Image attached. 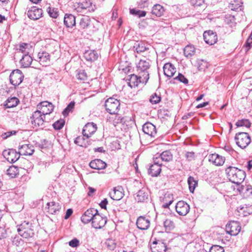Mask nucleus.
I'll return each mask as SVG.
<instances>
[{"label": "nucleus", "mask_w": 252, "mask_h": 252, "mask_svg": "<svg viewBox=\"0 0 252 252\" xmlns=\"http://www.w3.org/2000/svg\"><path fill=\"white\" fill-rule=\"evenodd\" d=\"M225 172L230 181L239 185L246 177L245 172L238 168L229 166L225 169Z\"/></svg>", "instance_id": "1"}, {"label": "nucleus", "mask_w": 252, "mask_h": 252, "mask_svg": "<svg viewBox=\"0 0 252 252\" xmlns=\"http://www.w3.org/2000/svg\"><path fill=\"white\" fill-rule=\"evenodd\" d=\"M35 230L34 224L27 221H23L17 228L20 236L25 239L33 238L35 235Z\"/></svg>", "instance_id": "2"}, {"label": "nucleus", "mask_w": 252, "mask_h": 252, "mask_svg": "<svg viewBox=\"0 0 252 252\" xmlns=\"http://www.w3.org/2000/svg\"><path fill=\"white\" fill-rule=\"evenodd\" d=\"M78 30L89 32L88 34H92L98 30L89 16H82L78 18Z\"/></svg>", "instance_id": "3"}, {"label": "nucleus", "mask_w": 252, "mask_h": 252, "mask_svg": "<svg viewBox=\"0 0 252 252\" xmlns=\"http://www.w3.org/2000/svg\"><path fill=\"white\" fill-rule=\"evenodd\" d=\"M150 60H140L136 65V70L138 74L144 76L143 81L148 82L149 79L148 69L151 66Z\"/></svg>", "instance_id": "4"}, {"label": "nucleus", "mask_w": 252, "mask_h": 252, "mask_svg": "<svg viewBox=\"0 0 252 252\" xmlns=\"http://www.w3.org/2000/svg\"><path fill=\"white\" fill-rule=\"evenodd\" d=\"M106 111L110 114H117L120 110V102L113 97L108 98L105 102Z\"/></svg>", "instance_id": "5"}, {"label": "nucleus", "mask_w": 252, "mask_h": 252, "mask_svg": "<svg viewBox=\"0 0 252 252\" xmlns=\"http://www.w3.org/2000/svg\"><path fill=\"white\" fill-rule=\"evenodd\" d=\"M235 140L238 146L242 149H245L251 142V136L248 133L244 132L236 133Z\"/></svg>", "instance_id": "6"}, {"label": "nucleus", "mask_w": 252, "mask_h": 252, "mask_svg": "<svg viewBox=\"0 0 252 252\" xmlns=\"http://www.w3.org/2000/svg\"><path fill=\"white\" fill-rule=\"evenodd\" d=\"M31 123L34 127L43 129L44 127V123L48 122L46 120L45 116L40 113L38 111H35L30 118Z\"/></svg>", "instance_id": "7"}, {"label": "nucleus", "mask_w": 252, "mask_h": 252, "mask_svg": "<svg viewBox=\"0 0 252 252\" xmlns=\"http://www.w3.org/2000/svg\"><path fill=\"white\" fill-rule=\"evenodd\" d=\"M92 4L90 0H88L83 2L76 3L74 5V7L77 12L87 14L88 12L94 11L95 6L94 5V7H92Z\"/></svg>", "instance_id": "8"}, {"label": "nucleus", "mask_w": 252, "mask_h": 252, "mask_svg": "<svg viewBox=\"0 0 252 252\" xmlns=\"http://www.w3.org/2000/svg\"><path fill=\"white\" fill-rule=\"evenodd\" d=\"M159 159L154 157L153 158V163L152 164L148 169V174L152 177L158 176L161 171L162 162L159 161Z\"/></svg>", "instance_id": "9"}, {"label": "nucleus", "mask_w": 252, "mask_h": 252, "mask_svg": "<svg viewBox=\"0 0 252 252\" xmlns=\"http://www.w3.org/2000/svg\"><path fill=\"white\" fill-rule=\"evenodd\" d=\"M37 108V111L45 116L50 114L53 111L54 106L52 103L44 101L38 103Z\"/></svg>", "instance_id": "10"}, {"label": "nucleus", "mask_w": 252, "mask_h": 252, "mask_svg": "<svg viewBox=\"0 0 252 252\" xmlns=\"http://www.w3.org/2000/svg\"><path fill=\"white\" fill-rule=\"evenodd\" d=\"M24 77V76L20 70H14L9 76L10 83L15 87L17 86L22 82Z\"/></svg>", "instance_id": "11"}, {"label": "nucleus", "mask_w": 252, "mask_h": 252, "mask_svg": "<svg viewBox=\"0 0 252 252\" xmlns=\"http://www.w3.org/2000/svg\"><path fill=\"white\" fill-rule=\"evenodd\" d=\"M2 155L4 158L10 163H14L19 160L20 157L19 152L13 149L4 150L2 152Z\"/></svg>", "instance_id": "12"}, {"label": "nucleus", "mask_w": 252, "mask_h": 252, "mask_svg": "<svg viewBox=\"0 0 252 252\" xmlns=\"http://www.w3.org/2000/svg\"><path fill=\"white\" fill-rule=\"evenodd\" d=\"M107 221V218L100 215L98 211L92 220V225L95 229H101L105 226Z\"/></svg>", "instance_id": "13"}, {"label": "nucleus", "mask_w": 252, "mask_h": 252, "mask_svg": "<svg viewBox=\"0 0 252 252\" xmlns=\"http://www.w3.org/2000/svg\"><path fill=\"white\" fill-rule=\"evenodd\" d=\"M241 228L239 222L236 221H231L226 225L225 230L227 233L236 236L240 232Z\"/></svg>", "instance_id": "14"}, {"label": "nucleus", "mask_w": 252, "mask_h": 252, "mask_svg": "<svg viewBox=\"0 0 252 252\" xmlns=\"http://www.w3.org/2000/svg\"><path fill=\"white\" fill-rule=\"evenodd\" d=\"M175 207L176 212L181 216H186L190 210L189 205L186 202L183 200L178 201Z\"/></svg>", "instance_id": "15"}, {"label": "nucleus", "mask_w": 252, "mask_h": 252, "mask_svg": "<svg viewBox=\"0 0 252 252\" xmlns=\"http://www.w3.org/2000/svg\"><path fill=\"white\" fill-rule=\"evenodd\" d=\"M97 212L98 210L94 208L88 209L84 212L81 218L82 222L84 224H87L92 221Z\"/></svg>", "instance_id": "16"}, {"label": "nucleus", "mask_w": 252, "mask_h": 252, "mask_svg": "<svg viewBox=\"0 0 252 252\" xmlns=\"http://www.w3.org/2000/svg\"><path fill=\"white\" fill-rule=\"evenodd\" d=\"M97 130V126L94 123H88L84 126L82 134L87 139H89Z\"/></svg>", "instance_id": "17"}, {"label": "nucleus", "mask_w": 252, "mask_h": 252, "mask_svg": "<svg viewBox=\"0 0 252 252\" xmlns=\"http://www.w3.org/2000/svg\"><path fill=\"white\" fill-rule=\"evenodd\" d=\"M129 79H128V85L131 88H134L137 87L139 83L146 84L147 82L143 81L144 76L142 75H135L134 74H130L129 75Z\"/></svg>", "instance_id": "18"}, {"label": "nucleus", "mask_w": 252, "mask_h": 252, "mask_svg": "<svg viewBox=\"0 0 252 252\" xmlns=\"http://www.w3.org/2000/svg\"><path fill=\"white\" fill-rule=\"evenodd\" d=\"M43 10L36 6L32 7L27 12L28 17L31 20H37L42 16Z\"/></svg>", "instance_id": "19"}, {"label": "nucleus", "mask_w": 252, "mask_h": 252, "mask_svg": "<svg viewBox=\"0 0 252 252\" xmlns=\"http://www.w3.org/2000/svg\"><path fill=\"white\" fill-rule=\"evenodd\" d=\"M20 155L31 156L34 152V147L30 144L20 145L18 147Z\"/></svg>", "instance_id": "20"}, {"label": "nucleus", "mask_w": 252, "mask_h": 252, "mask_svg": "<svg viewBox=\"0 0 252 252\" xmlns=\"http://www.w3.org/2000/svg\"><path fill=\"white\" fill-rule=\"evenodd\" d=\"M237 190L244 198H252V187L250 185H238Z\"/></svg>", "instance_id": "21"}, {"label": "nucleus", "mask_w": 252, "mask_h": 252, "mask_svg": "<svg viewBox=\"0 0 252 252\" xmlns=\"http://www.w3.org/2000/svg\"><path fill=\"white\" fill-rule=\"evenodd\" d=\"M203 38L205 42L210 45H214L218 40L216 33L210 30L204 32Z\"/></svg>", "instance_id": "22"}, {"label": "nucleus", "mask_w": 252, "mask_h": 252, "mask_svg": "<svg viewBox=\"0 0 252 252\" xmlns=\"http://www.w3.org/2000/svg\"><path fill=\"white\" fill-rule=\"evenodd\" d=\"M46 210L49 214H58L61 209V206L58 202L51 201L46 204Z\"/></svg>", "instance_id": "23"}, {"label": "nucleus", "mask_w": 252, "mask_h": 252, "mask_svg": "<svg viewBox=\"0 0 252 252\" xmlns=\"http://www.w3.org/2000/svg\"><path fill=\"white\" fill-rule=\"evenodd\" d=\"M142 130L145 134L151 137H155L157 134V129L155 126L150 122H147L144 124Z\"/></svg>", "instance_id": "24"}, {"label": "nucleus", "mask_w": 252, "mask_h": 252, "mask_svg": "<svg viewBox=\"0 0 252 252\" xmlns=\"http://www.w3.org/2000/svg\"><path fill=\"white\" fill-rule=\"evenodd\" d=\"M208 160L209 162H212L216 166H221L224 163L225 158V157L223 156L214 153L210 154L208 156Z\"/></svg>", "instance_id": "25"}, {"label": "nucleus", "mask_w": 252, "mask_h": 252, "mask_svg": "<svg viewBox=\"0 0 252 252\" xmlns=\"http://www.w3.org/2000/svg\"><path fill=\"white\" fill-rule=\"evenodd\" d=\"M150 225V220L148 218L145 216L139 217L136 221L137 228L141 230H146Z\"/></svg>", "instance_id": "26"}, {"label": "nucleus", "mask_w": 252, "mask_h": 252, "mask_svg": "<svg viewBox=\"0 0 252 252\" xmlns=\"http://www.w3.org/2000/svg\"><path fill=\"white\" fill-rule=\"evenodd\" d=\"M138 202H145L149 199V191L147 189L143 188L137 193L135 197Z\"/></svg>", "instance_id": "27"}, {"label": "nucleus", "mask_w": 252, "mask_h": 252, "mask_svg": "<svg viewBox=\"0 0 252 252\" xmlns=\"http://www.w3.org/2000/svg\"><path fill=\"white\" fill-rule=\"evenodd\" d=\"M151 45L143 41L135 42L133 46V49L137 53H141L150 49Z\"/></svg>", "instance_id": "28"}, {"label": "nucleus", "mask_w": 252, "mask_h": 252, "mask_svg": "<svg viewBox=\"0 0 252 252\" xmlns=\"http://www.w3.org/2000/svg\"><path fill=\"white\" fill-rule=\"evenodd\" d=\"M164 74L168 78H171L176 72V69L171 63H168L164 64L163 67Z\"/></svg>", "instance_id": "29"}, {"label": "nucleus", "mask_w": 252, "mask_h": 252, "mask_svg": "<svg viewBox=\"0 0 252 252\" xmlns=\"http://www.w3.org/2000/svg\"><path fill=\"white\" fill-rule=\"evenodd\" d=\"M89 165L93 169L101 170L106 168L107 164L100 159H95L90 162Z\"/></svg>", "instance_id": "30"}, {"label": "nucleus", "mask_w": 252, "mask_h": 252, "mask_svg": "<svg viewBox=\"0 0 252 252\" xmlns=\"http://www.w3.org/2000/svg\"><path fill=\"white\" fill-rule=\"evenodd\" d=\"M63 22L66 28H71L75 25V17L71 14H65L64 17Z\"/></svg>", "instance_id": "31"}, {"label": "nucleus", "mask_w": 252, "mask_h": 252, "mask_svg": "<svg viewBox=\"0 0 252 252\" xmlns=\"http://www.w3.org/2000/svg\"><path fill=\"white\" fill-rule=\"evenodd\" d=\"M98 53L96 50H87L84 54L85 59L89 62H94L98 58Z\"/></svg>", "instance_id": "32"}, {"label": "nucleus", "mask_w": 252, "mask_h": 252, "mask_svg": "<svg viewBox=\"0 0 252 252\" xmlns=\"http://www.w3.org/2000/svg\"><path fill=\"white\" fill-rule=\"evenodd\" d=\"M158 158L159 161H164L166 162H169L173 159V155L169 150H166L162 152L158 157H155Z\"/></svg>", "instance_id": "33"}, {"label": "nucleus", "mask_w": 252, "mask_h": 252, "mask_svg": "<svg viewBox=\"0 0 252 252\" xmlns=\"http://www.w3.org/2000/svg\"><path fill=\"white\" fill-rule=\"evenodd\" d=\"M38 62L43 66H47L50 62V55L46 52L38 54Z\"/></svg>", "instance_id": "34"}, {"label": "nucleus", "mask_w": 252, "mask_h": 252, "mask_svg": "<svg viewBox=\"0 0 252 252\" xmlns=\"http://www.w3.org/2000/svg\"><path fill=\"white\" fill-rule=\"evenodd\" d=\"M165 9L163 6L159 4H155L152 9V14L157 17H159L163 15Z\"/></svg>", "instance_id": "35"}, {"label": "nucleus", "mask_w": 252, "mask_h": 252, "mask_svg": "<svg viewBox=\"0 0 252 252\" xmlns=\"http://www.w3.org/2000/svg\"><path fill=\"white\" fill-rule=\"evenodd\" d=\"M88 139L83 135V136H79L76 137L74 142L79 146L86 148L90 144V142Z\"/></svg>", "instance_id": "36"}, {"label": "nucleus", "mask_w": 252, "mask_h": 252, "mask_svg": "<svg viewBox=\"0 0 252 252\" xmlns=\"http://www.w3.org/2000/svg\"><path fill=\"white\" fill-rule=\"evenodd\" d=\"M4 104L6 108H10L16 106L19 103V100L16 97H9L5 101Z\"/></svg>", "instance_id": "37"}, {"label": "nucleus", "mask_w": 252, "mask_h": 252, "mask_svg": "<svg viewBox=\"0 0 252 252\" xmlns=\"http://www.w3.org/2000/svg\"><path fill=\"white\" fill-rule=\"evenodd\" d=\"M32 59L29 54H24L21 59L20 63L23 67H28L32 63Z\"/></svg>", "instance_id": "38"}, {"label": "nucleus", "mask_w": 252, "mask_h": 252, "mask_svg": "<svg viewBox=\"0 0 252 252\" xmlns=\"http://www.w3.org/2000/svg\"><path fill=\"white\" fill-rule=\"evenodd\" d=\"M124 193L122 191L116 189L114 188L113 190L109 192L110 197L114 200H120L124 196Z\"/></svg>", "instance_id": "39"}, {"label": "nucleus", "mask_w": 252, "mask_h": 252, "mask_svg": "<svg viewBox=\"0 0 252 252\" xmlns=\"http://www.w3.org/2000/svg\"><path fill=\"white\" fill-rule=\"evenodd\" d=\"M173 201L174 198L172 194H165L162 200V208H168Z\"/></svg>", "instance_id": "40"}, {"label": "nucleus", "mask_w": 252, "mask_h": 252, "mask_svg": "<svg viewBox=\"0 0 252 252\" xmlns=\"http://www.w3.org/2000/svg\"><path fill=\"white\" fill-rule=\"evenodd\" d=\"M239 212H242L244 216H247L252 214V205L245 204L244 206H240L238 207Z\"/></svg>", "instance_id": "41"}, {"label": "nucleus", "mask_w": 252, "mask_h": 252, "mask_svg": "<svg viewBox=\"0 0 252 252\" xmlns=\"http://www.w3.org/2000/svg\"><path fill=\"white\" fill-rule=\"evenodd\" d=\"M19 162L20 163V167L24 169L28 170L32 167V163L24 158H19Z\"/></svg>", "instance_id": "42"}, {"label": "nucleus", "mask_w": 252, "mask_h": 252, "mask_svg": "<svg viewBox=\"0 0 252 252\" xmlns=\"http://www.w3.org/2000/svg\"><path fill=\"white\" fill-rule=\"evenodd\" d=\"M195 48L192 45H187L184 49V54L188 58L191 57L195 54Z\"/></svg>", "instance_id": "43"}, {"label": "nucleus", "mask_w": 252, "mask_h": 252, "mask_svg": "<svg viewBox=\"0 0 252 252\" xmlns=\"http://www.w3.org/2000/svg\"><path fill=\"white\" fill-rule=\"evenodd\" d=\"M209 65V63L204 60L198 59L197 60V66L199 71H204L208 67Z\"/></svg>", "instance_id": "44"}, {"label": "nucleus", "mask_w": 252, "mask_h": 252, "mask_svg": "<svg viewBox=\"0 0 252 252\" xmlns=\"http://www.w3.org/2000/svg\"><path fill=\"white\" fill-rule=\"evenodd\" d=\"M7 174L11 178H15L19 174L18 167L14 165H12L7 170Z\"/></svg>", "instance_id": "45"}, {"label": "nucleus", "mask_w": 252, "mask_h": 252, "mask_svg": "<svg viewBox=\"0 0 252 252\" xmlns=\"http://www.w3.org/2000/svg\"><path fill=\"white\" fill-rule=\"evenodd\" d=\"M161 97L159 93H155L152 94L149 99V101L152 104H156L159 103L161 101Z\"/></svg>", "instance_id": "46"}, {"label": "nucleus", "mask_w": 252, "mask_h": 252, "mask_svg": "<svg viewBox=\"0 0 252 252\" xmlns=\"http://www.w3.org/2000/svg\"><path fill=\"white\" fill-rule=\"evenodd\" d=\"M188 183L189 191L193 193L195 187L197 185V181L193 177L189 176L188 179Z\"/></svg>", "instance_id": "47"}, {"label": "nucleus", "mask_w": 252, "mask_h": 252, "mask_svg": "<svg viewBox=\"0 0 252 252\" xmlns=\"http://www.w3.org/2000/svg\"><path fill=\"white\" fill-rule=\"evenodd\" d=\"M235 125L237 127L245 126L250 128L251 126V123L248 119H242L238 120Z\"/></svg>", "instance_id": "48"}, {"label": "nucleus", "mask_w": 252, "mask_h": 252, "mask_svg": "<svg viewBox=\"0 0 252 252\" xmlns=\"http://www.w3.org/2000/svg\"><path fill=\"white\" fill-rule=\"evenodd\" d=\"M76 78L80 81H86L87 80L88 75L84 70H77Z\"/></svg>", "instance_id": "49"}, {"label": "nucleus", "mask_w": 252, "mask_h": 252, "mask_svg": "<svg viewBox=\"0 0 252 252\" xmlns=\"http://www.w3.org/2000/svg\"><path fill=\"white\" fill-rule=\"evenodd\" d=\"M163 225L166 231H171L175 227L174 222L170 219H166L164 221Z\"/></svg>", "instance_id": "50"}, {"label": "nucleus", "mask_w": 252, "mask_h": 252, "mask_svg": "<svg viewBox=\"0 0 252 252\" xmlns=\"http://www.w3.org/2000/svg\"><path fill=\"white\" fill-rule=\"evenodd\" d=\"M130 13L132 15L137 16L139 18L145 17L147 12L145 11L136 10L135 8L130 9Z\"/></svg>", "instance_id": "51"}, {"label": "nucleus", "mask_w": 252, "mask_h": 252, "mask_svg": "<svg viewBox=\"0 0 252 252\" xmlns=\"http://www.w3.org/2000/svg\"><path fill=\"white\" fill-rule=\"evenodd\" d=\"M153 244L157 245L156 247L159 248L160 250H155L154 252H166V245L164 243L157 242H154Z\"/></svg>", "instance_id": "52"}, {"label": "nucleus", "mask_w": 252, "mask_h": 252, "mask_svg": "<svg viewBox=\"0 0 252 252\" xmlns=\"http://www.w3.org/2000/svg\"><path fill=\"white\" fill-rule=\"evenodd\" d=\"M75 102L74 101L70 102L67 107L63 110L62 114L64 116H66L69 113L72 112L74 108Z\"/></svg>", "instance_id": "53"}, {"label": "nucleus", "mask_w": 252, "mask_h": 252, "mask_svg": "<svg viewBox=\"0 0 252 252\" xmlns=\"http://www.w3.org/2000/svg\"><path fill=\"white\" fill-rule=\"evenodd\" d=\"M30 46V44L26 43H21L19 44V48L17 50H19L22 53L24 54H29V52L28 50H27Z\"/></svg>", "instance_id": "54"}, {"label": "nucleus", "mask_w": 252, "mask_h": 252, "mask_svg": "<svg viewBox=\"0 0 252 252\" xmlns=\"http://www.w3.org/2000/svg\"><path fill=\"white\" fill-rule=\"evenodd\" d=\"M65 124V121L63 119H60L57 121L53 124L54 128L56 130H60L63 128Z\"/></svg>", "instance_id": "55"}, {"label": "nucleus", "mask_w": 252, "mask_h": 252, "mask_svg": "<svg viewBox=\"0 0 252 252\" xmlns=\"http://www.w3.org/2000/svg\"><path fill=\"white\" fill-rule=\"evenodd\" d=\"M47 12L52 18H57L59 16V11L57 8L48 7Z\"/></svg>", "instance_id": "56"}, {"label": "nucleus", "mask_w": 252, "mask_h": 252, "mask_svg": "<svg viewBox=\"0 0 252 252\" xmlns=\"http://www.w3.org/2000/svg\"><path fill=\"white\" fill-rule=\"evenodd\" d=\"M225 22L230 26L232 27L235 24V18L232 15H227L225 17Z\"/></svg>", "instance_id": "57"}, {"label": "nucleus", "mask_w": 252, "mask_h": 252, "mask_svg": "<svg viewBox=\"0 0 252 252\" xmlns=\"http://www.w3.org/2000/svg\"><path fill=\"white\" fill-rule=\"evenodd\" d=\"M13 245L17 247L22 246L24 244V240L19 236H16L12 240Z\"/></svg>", "instance_id": "58"}, {"label": "nucleus", "mask_w": 252, "mask_h": 252, "mask_svg": "<svg viewBox=\"0 0 252 252\" xmlns=\"http://www.w3.org/2000/svg\"><path fill=\"white\" fill-rule=\"evenodd\" d=\"M209 252H224V250L219 245H213L210 248Z\"/></svg>", "instance_id": "59"}, {"label": "nucleus", "mask_w": 252, "mask_h": 252, "mask_svg": "<svg viewBox=\"0 0 252 252\" xmlns=\"http://www.w3.org/2000/svg\"><path fill=\"white\" fill-rule=\"evenodd\" d=\"M174 79L177 80L180 82H182L186 85L188 84L189 83L188 79L186 78L184 75L180 73L178 74V75L177 77L174 78Z\"/></svg>", "instance_id": "60"}, {"label": "nucleus", "mask_w": 252, "mask_h": 252, "mask_svg": "<svg viewBox=\"0 0 252 252\" xmlns=\"http://www.w3.org/2000/svg\"><path fill=\"white\" fill-rule=\"evenodd\" d=\"M115 118L113 120V125L115 126H116L117 125H118V124L124 123V117H122L121 116H120L119 115H118V113L117 114H115Z\"/></svg>", "instance_id": "61"}, {"label": "nucleus", "mask_w": 252, "mask_h": 252, "mask_svg": "<svg viewBox=\"0 0 252 252\" xmlns=\"http://www.w3.org/2000/svg\"><path fill=\"white\" fill-rule=\"evenodd\" d=\"M187 160L191 161L195 159V153L193 152H187L185 154Z\"/></svg>", "instance_id": "62"}, {"label": "nucleus", "mask_w": 252, "mask_h": 252, "mask_svg": "<svg viewBox=\"0 0 252 252\" xmlns=\"http://www.w3.org/2000/svg\"><path fill=\"white\" fill-rule=\"evenodd\" d=\"M17 133L16 130H12L10 131H7L3 133L1 135L3 139H6L8 137L11 136L12 135H15Z\"/></svg>", "instance_id": "63"}, {"label": "nucleus", "mask_w": 252, "mask_h": 252, "mask_svg": "<svg viewBox=\"0 0 252 252\" xmlns=\"http://www.w3.org/2000/svg\"><path fill=\"white\" fill-rule=\"evenodd\" d=\"M79 241L76 238H74L69 242V245L71 247H77L79 246Z\"/></svg>", "instance_id": "64"}]
</instances>
